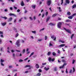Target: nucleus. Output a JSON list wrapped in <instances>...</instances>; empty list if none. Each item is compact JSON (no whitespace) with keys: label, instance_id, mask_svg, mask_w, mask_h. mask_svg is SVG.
Here are the masks:
<instances>
[{"label":"nucleus","instance_id":"obj_2","mask_svg":"<svg viewBox=\"0 0 76 76\" xmlns=\"http://www.w3.org/2000/svg\"><path fill=\"white\" fill-rule=\"evenodd\" d=\"M15 45H16L18 47H20V40L19 39L17 40Z\"/></svg>","mask_w":76,"mask_h":76},{"label":"nucleus","instance_id":"obj_32","mask_svg":"<svg viewBox=\"0 0 76 76\" xmlns=\"http://www.w3.org/2000/svg\"><path fill=\"white\" fill-rule=\"evenodd\" d=\"M4 61V60L2 59H1V63H3Z\"/></svg>","mask_w":76,"mask_h":76},{"label":"nucleus","instance_id":"obj_19","mask_svg":"<svg viewBox=\"0 0 76 76\" xmlns=\"http://www.w3.org/2000/svg\"><path fill=\"white\" fill-rule=\"evenodd\" d=\"M62 42V43H64V41L61 40H59V42Z\"/></svg>","mask_w":76,"mask_h":76},{"label":"nucleus","instance_id":"obj_38","mask_svg":"<svg viewBox=\"0 0 76 76\" xmlns=\"http://www.w3.org/2000/svg\"><path fill=\"white\" fill-rule=\"evenodd\" d=\"M72 69H70L69 72V73H72Z\"/></svg>","mask_w":76,"mask_h":76},{"label":"nucleus","instance_id":"obj_41","mask_svg":"<svg viewBox=\"0 0 76 76\" xmlns=\"http://www.w3.org/2000/svg\"><path fill=\"white\" fill-rule=\"evenodd\" d=\"M50 54H51V52H49L48 53V56H50Z\"/></svg>","mask_w":76,"mask_h":76},{"label":"nucleus","instance_id":"obj_1","mask_svg":"<svg viewBox=\"0 0 76 76\" xmlns=\"http://www.w3.org/2000/svg\"><path fill=\"white\" fill-rule=\"evenodd\" d=\"M62 23H63V24H64V22H59L58 23L57 27L58 28H59V29L61 28V25L62 24Z\"/></svg>","mask_w":76,"mask_h":76},{"label":"nucleus","instance_id":"obj_17","mask_svg":"<svg viewBox=\"0 0 76 76\" xmlns=\"http://www.w3.org/2000/svg\"><path fill=\"white\" fill-rule=\"evenodd\" d=\"M34 52H33L32 53H31L30 56H29V57H31V56H33V55H34Z\"/></svg>","mask_w":76,"mask_h":76},{"label":"nucleus","instance_id":"obj_11","mask_svg":"<svg viewBox=\"0 0 76 76\" xmlns=\"http://www.w3.org/2000/svg\"><path fill=\"white\" fill-rule=\"evenodd\" d=\"M66 45L65 44H62L61 45L58 46V47H64V46H65Z\"/></svg>","mask_w":76,"mask_h":76},{"label":"nucleus","instance_id":"obj_35","mask_svg":"<svg viewBox=\"0 0 76 76\" xmlns=\"http://www.w3.org/2000/svg\"><path fill=\"white\" fill-rule=\"evenodd\" d=\"M75 61H76V60H75L73 59L72 60V64H74Z\"/></svg>","mask_w":76,"mask_h":76},{"label":"nucleus","instance_id":"obj_28","mask_svg":"<svg viewBox=\"0 0 76 76\" xmlns=\"http://www.w3.org/2000/svg\"><path fill=\"white\" fill-rule=\"evenodd\" d=\"M2 18H3V19H4L5 20H6V19H7V18L4 17H2Z\"/></svg>","mask_w":76,"mask_h":76},{"label":"nucleus","instance_id":"obj_45","mask_svg":"<svg viewBox=\"0 0 76 76\" xmlns=\"http://www.w3.org/2000/svg\"><path fill=\"white\" fill-rule=\"evenodd\" d=\"M23 61V60L22 59H20L19 60V62H22Z\"/></svg>","mask_w":76,"mask_h":76},{"label":"nucleus","instance_id":"obj_22","mask_svg":"<svg viewBox=\"0 0 76 76\" xmlns=\"http://www.w3.org/2000/svg\"><path fill=\"white\" fill-rule=\"evenodd\" d=\"M31 7L33 9H34L35 8V5H32Z\"/></svg>","mask_w":76,"mask_h":76},{"label":"nucleus","instance_id":"obj_14","mask_svg":"<svg viewBox=\"0 0 76 76\" xmlns=\"http://www.w3.org/2000/svg\"><path fill=\"white\" fill-rule=\"evenodd\" d=\"M57 15V13H55V14H53V15L52 16V17L53 18H54V17H55V16H56Z\"/></svg>","mask_w":76,"mask_h":76},{"label":"nucleus","instance_id":"obj_16","mask_svg":"<svg viewBox=\"0 0 76 76\" xmlns=\"http://www.w3.org/2000/svg\"><path fill=\"white\" fill-rule=\"evenodd\" d=\"M25 67H30V68H33L32 66L31 67L30 65H26L25 66Z\"/></svg>","mask_w":76,"mask_h":76},{"label":"nucleus","instance_id":"obj_58","mask_svg":"<svg viewBox=\"0 0 76 76\" xmlns=\"http://www.w3.org/2000/svg\"><path fill=\"white\" fill-rule=\"evenodd\" d=\"M55 71H57V67H55L54 69Z\"/></svg>","mask_w":76,"mask_h":76},{"label":"nucleus","instance_id":"obj_63","mask_svg":"<svg viewBox=\"0 0 76 76\" xmlns=\"http://www.w3.org/2000/svg\"><path fill=\"white\" fill-rule=\"evenodd\" d=\"M7 52H8L9 53H10V50H8Z\"/></svg>","mask_w":76,"mask_h":76},{"label":"nucleus","instance_id":"obj_31","mask_svg":"<svg viewBox=\"0 0 76 76\" xmlns=\"http://www.w3.org/2000/svg\"><path fill=\"white\" fill-rule=\"evenodd\" d=\"M19 36V34L17 33L15 36V38H17Z\"/></svg>","mask_w":76,"mask_h":76},{"label":"nucleus","instance_id":"obj_54","mask_svg":"<svg viewBox=\"0 0 76 76\" xmlns=\"http://www.w3.org/2000/svg\"><path fill=\"white\" fill-rule=\"evenodd\" d=\"M29 18L31 20H33V19H32V17H30Z\"/></svg>","mask_w":76,"mask_h":76},{"label":"nucleus","instance_id":"obj_43","mask_svg":"<svg viewBox=\"0 0 76 76\" xmlns=\"http://www.w3.org/2000/svg\"><path fill=\"white\" fill-rule=\"evenodd\" d=\"M32 32L33 34H35L36 33V31H32Z\"/></svg>","mask_w":76,"mask_h":76},{"label":"nucleus","instance_id":"obj_13","mask_svg":"<svg viewBox=\"0 0 76 76\" xmlns=\"http://www.w3.org/2000/svg\"><path fill=\"white\" fill-rule=\"evenodd\" d=\"M57 8L58 9V10L59 12H61V7H57Z\"/></svg>","mask_w":76,"mask_h":76},{"label":"nucleus","instance_id":"obj_29","mask_svg":"<svg viewBox=\"0 0 76 76\" xmlns=\"http://www.w3.org/2000/svg\"><path fill=\"white\" fill-rule=\"evenodd\" d=\"M76 7V5L74 4L72 6L73 9H74V8H75Z\"/></svg>","mask_w":76,"mask_h":76},{"label":"nucleus","instance_id":"obj_52","mask_svg":"<svg viewBox=\"0 0 76 76\" xmlns=\"http://www.w3.org/2000/svg\"><path fill=\"white\" fill-rule=\"evenodd\" d=\"M54 60H55L54 58H53L51 59V61H54Z\"/></svg>","mask_w":76,"mask_h":76},{"label":"nucleus","instance_id":"obj_23","mask_svg":"<svg viewBox=\"0 0 76 76\" xmlns=\"http://www.w3.org/2000/svg\"><path fill=\"white\" fill-rule=\"evenodd\" d=\"M11 53H14L15 52V50L12 49L11 50Z\"/></svg>","mask_w":76,"mask_h":76},{"label":"nucleus","instance_id":"obj_62","mask_svg":"<svg viewBox=\"0 0 76 76\" xmlns=\"http://www.w3.org/2000/svg\"><path fill=\"white\" fill-rule=\"evenodd\" d=\"M31 37L32 38V39H34V37H33V36H31Z\"/></svg>","mask_w":76,"mask_h":76},{"label":"nucleus","instance_id":"obj_27","mask_svg":"<svg viewBox=\"0 0 76 76\" xmlns=\"http://www.w3.org/2000/svg\"><path fill=\"white\" fill-rule=\"evenodd\" d=\"M41 74L40 73H38L37 74V76H41Z\"/></svg>","mask_w":76,"mask_h":76},{"label":"nucleus","instance_id":"obj_25","mask_svg":"<svg viewBox=\"0 0 76 76\" xmlns=\"http://www.w3.org/2000/svg\"><path fill=\"white\" fill-rule=\"evenodd\" d=\"M66 22H71V21L69 20H66Z\"/></svg>","mask_w":76,"mask_h":76},{"label":"nucleus","instance_id":"obj_18","mask_svg":"<svg viewBox=\"0 0 76 76\" xmlns=\"http://www.w3.org/2000/svg\"><path fill=\"white\" fill-rule=\"evenodd\" d=\"M25 5V4H24V3H23V1H22L21 2V6H23Z\"/></svg>","mask_w":76,"mask_h":76},{"label":"nucleus","instance_id":"obj_24","mask_svg":"<svg viewBox=\"0 0 76 76\" xmlns=\"http://www.w3.org/2000/svg\"><path fill=\"white\" fill-rule=\"evenodd\" d=\"M49 20H50V17H48L46 20V22H48Z\"/></svg>","mask_w":76,"mask_h":76},{"label":"nucleus","instance_id":"obj_37","mask_svg":"<svg viewBox=\"0 0 76 76\" xmlns=\"http://www.w3.org/2000/svg\"><path fill=\"white\" fill-rule=\"evenodd\" d=\"M1 65L2 66H4V65L3 64V62H1Z\"/></svg>","mask_w":76,"mask_h":76},{"label":"nucleus","instance_id":"obj_55","mask_svg":"<svg viewBox=\"0 0 76 76\" xmlns=\"http://www.w3.org/2000/svg\"><path fill=\"white\" fill-rule=\"evenodd\" d=\"M34 20H35V19H36V17L35 16L34 17Z\"/></svg>","mask_w":76,"mask_h":76},{"label":"nucleus","instance_id":"obj_9","mask_svg":"<svg viewBox=\"0 0 76 76\" xmlns=\"http://www.w3.org/2000/svg\"><path fill=\"white\" fill-rule=\"evenodd\" d=\"M13 19V18L11 17L8 19L7 20L8 22H10Z\"/></svg>","mask_w":76,"mask_h":76},{"label":"nucleus","instance_id":"obj_49","mask_svg":"<svg viewBox=\"0 0 76 76\" xmlns=\"http://www.w3.org/2000/svg\"><path fill=\"white\" fill-rule=\"evenodd\" d=\"M48 12H46L45 14L46 16H47V15H48Z\"/></svg>","mask_w":76,"mask_h":76},{"label":"nucleus","instance_id":"obj_6","mask_svg":"<svg viewBox=\"0 0 76 76\" xmlns=\"http://www.w3.org/2000/svg\"><path fill=\"white\" fill-rule=\"evenodd\" d=\"M44 69L45 70H46V71H48V70H49L50 68L49 67H44Z\"/></svg>","mask_w":76,"mask_h":76},{"label":"nucleus","instance_id":"obj_39","mask_svg":"<svg viewBox=\"0 0 76 76\" xmlns=\"http://www.w3.org/2000/svg\"><path fill=\"white\" fill-rule=\"evenodd\" d=\"M2 44V40L1 39H0V44Z\"/></svg>","mask_w":76,"mask_h":76},{"label":"nucleus","instance_id":"obj_59","mask_svg":"<svg viewBox=\"0 0 76 76\" xmlns=\"http://www.w3.org/2000/svg\"><path fill=\"white\" fill-rule=\"evenodd\" d=\"M63 3V0H61V4H62Z\"/></svg>","mask_w":76,"mask_h":76},{"label":"nucleus","instance_id":"obj_21","mask_svg":"<svg viewBox=\"0 0 76 76\" xmlns=\"http://www.w3.org/2000/svg\"><path fill=\"white\" fill-rule=\"evenodd\" d=\"M49 25H50V26H54L55 24H53V23H50V24H49Z\"/></svg>","mask_w":76,"mask_h":76},{"label":"nucleus","instance_id":"obj_46","mask_svg":"<svg viewBox=\"0 0 76 76\" xmlns=\"http://www.w3.org/2000/svg\"><path fill=\"white\" fill-rule=\"evenodd\" d=\"M73 73H74V72H75V68H73Z\"/></svg>","mask_w":76,"mask_h":76},{"label":"nucleus","instance_id":"obj_64","mask_svg":"<svg viewBox=\"0 0 76 76\" xmlns=\"http://www.w3.org/2000/svg\"><path fill=\"white\" fill-rule=\"evenodd\" d=\"M5 12H7V9H5L4 10Z\"/></svg>","mask_w":76,"mask_h":76},{"label":"nucleus","instance_id":"obj_44","mask_svg":"<svg viewBox=\"0 0 76 76\" xmlns=\"http://www.w3.org/2000/svg\"><path fill=\"white\" fill-rule=\"evenodd\" d=\"M9 67L10 68H12L13 66L12 65H10V66H9Z\"/></svg>","mask_w":76,"mask_h":76},{"label":"nucleus","instance_id":"obj_10","mask_svg":"<svg viewBox=\"0 0 76 76\" xmlns=\"http://www.w3.org/2000/svg\"><path fill=\"white\" fill-rule=\"evenodd\" d=\"M66 65V63L64 64L62 66L59 67V68L61 69L62 68H63V67H64V66H65Z\"/></svg>","mask_w":76,"mask_h":76},{"label":"nucleus","instance_id":"obj_5","mask_svg":"<svg viewBox=\"0 0 76 76\" xmlns=\"http://www.w3.org/2000/svg\"><path fill=\"white\" fill-rule=\"evenodd\" d=\"M51 38L52 39H54L53 40H54V41H56V37H55L54 35L51 36Z\"/></svg>","mask_w":76,"mask_h":76},{"label":"nucleus","instance_id":"obj_3","mask_svg":"<svg viewBox=\"0 0 76 76\" xmlns=\"http://www.w3.org/2000/svg\"><path fill=\"white\" fill-rule=\"evenodd\" d=\"M65 2L66 3H65L64 4L65 6H66L67 4H69V3H70V1L69 0H66Z\"/></svg>","mask_w":76,"mask_h":76},{"label":"nucleus","instance_id":"obj_42","mask_svg":"<svg viewBox=\"0 0 76 76\" xmlns=\"http://www.w3.org/2000/svg\"><path fill=\"white\" fill-rule=\"evenodd\" d=\"M45 40H47V36H45Z\"/></svg>","mask_w":76,"mask_h":76},{"label":"nucleus","instance_id":"obj_40","mask_svg":"<svg viewBox=\"0 0 76 76\" xmlns=\"http://www.w3.org/2000/svg\"><path fill=\"white\" fill-rule=\"evenodd\" d=\"M3 34V32L2 31H0V35L2 34Z\"/></svg>","mask_w":76,"mask_h":76},{"label":"nucleus","instance_id":"obj_34","mask_svg":"<svg viewBox=\"0 0 76 76\" xmlns=\"http://www.w3.org/2000/svg\"><path fill=\"white\" fill-rule=\"evenodd\" d=\"M25 49H24L23 50L22 53H23L24 54V53H25Z\"/></svg>","mask_w":76,"mask_h":76},{"label":"nucleus","instance_id":"obj_36","mask_svg":"<svg viewBox=\"0 0 76 76\" xmlns=\"http://www.w3.org/2000/svg\"><path fill=\"white\" fill-rule=\"evenodd\" d=\"M42 65L44 66V65H46L47 64V63H42Z\"/></svg>","mask_w":76,"mask_h":76},{"label":"nucleus","instance_id":"obj_47","mask_svg":"<svg viewBox=\"0 0 76 76\" xmlns=\"http://www.w3.org/2000/svg\"><path fill=\"white\" fill-rule=\"evenodd\" d=\"M74 36V34H72V36L71 37V38L72 39V38Z\"/></svg>","mask_w":76,"mask_h":76},{"label":"nucleus","instance_id":"obj_4","mask_svg":"<svg viewBox=\"0 0 76 76\" xmlns=\"http://www.w3.org/2000/svg\"><path fill=\"white\" fill-rule=\"evenodd\" d=\"M51 3V0H48L47 1V4L48 6H50Z\"/></svg>","mask_w":76,"mask_h":76},{"label":"nucleus","instance_id":"obj_61","mask_svg":"<svg viewBox=\"0 0 76 76\" xmlns=\"http://www.w3.org/2000/svg\"><path fill=\"white\" fill-rule=\"evenodd\" d=\"M20 10L19 9H18L17 10V12H20Z\"/></svg>","mask_w":76,"mask_h":76},{"label":"nucleus","instance_id":"obj_26","mask_svg":"<svg viewBox=\"0 0 76 76\" xmlns=\"http://www.w3.org/2000/svg\"><path fill=\"white\" fill-rule=\"evenodd\" d=\"M52 55L54 56H56V53L55 52H53L52 53Z\"/></svg>","mask_w":76,"mask_h":76},{"label":"nucleus","instance_id":"obj_48","mask_svg":"<svg viewBox=\"0 0 76 76\" xmlns=\"http://www.w3.org/2000/svg\"><path fill=\"white\" fill-rule=\"evenodd\" d=\"M22 18H21L18 21V22H19L20 23V22L22 21Z\"/></svg>","mask_w":76,"mask_h":76},{"label":"nucleus","instance_id":"obj_53","mask_svg":"<svg viewBox=\"0 0 76 76\" xmlns=\"http://www.w3.org/2000/svg\"><path fill=\"white\" fill-rule=\"evenodd\" d=\"M28 59V58H26L25 59H24V61H26V60H27Z\"/></svg>","mask_w":76,"mask_h":76},{"label":"nucleus","instance_id":"obj_57","mask_svg":"<svg viewBox=\"0 0 76 76\" xmlns=\"http://www.w3.org/2000/svg\"><path fill=\"white\" fill-rule=\"evenodd\" d=\"M38 41L41 42V41H42V39H38Z\"/></svg>","mask_w":76,"mask_h":76},{"label":"nucleus","instance_id":"obj_15","mask_svg":"<svg viewBox=\"0 0 76 76\" xmlns=\"http://www.w3.org/2000/svg\"><path fill=\"white\" fill-rule=\"evenodd\" d=\"M1 25L2 26H5L6 25V23H1Z\"/></svg>","mask_w":76,"mask_h":76},{"label":"nucleus","instance_id":"obj_51","mask_svg":"<svg viewBox=\"0 0 76 76\" xmlns=\"http://www.w3.org/2000/svg\"><path fill=\"white\" fill-rule=\"evenodd\" d=\"M51 46H53V44L50 43L49 44V47H51Z\"/></svg>","mask_w":76,"mask_h":76},{"label":"nucleus","instance_id":"obj_60","mask_svg":"<svg viewBox=\"0 0 76 76\" xmlns=\"http://www.w3.org/2000/svg\"><path fill=\"white\" fill-rule=\"evenodd\" d=\"M39 72H42V70H41V69H39Z\"/></svg>","mask_w":76,"mask_h":76},{"label":"nucleus","instance_id":"obj_30","mask_svg":"<svg viewBox=\"0 0 76 76\" xmlns=\"http://www.w3.org/2000/svg\"><path fill=\"white\" fill-rule=\"evenodd\" d=\"M68 18L69 19H72L73 18V17L72 16H70L68 17Z\"/></svg>","mask_w":76,"mask_h":76},{"label":"nucleus","instance_id":"obj_20","mask_svg":"<svg viewBox=\"0 0 76 76\" xmlns=\"http://www.w3.org/2000/svg\"><path fill=\"white\" fill-rule=\"evenodd\" d=\"M67 15L70 16V15H71V13L70 12H68L67 13Z\"/></svg>","mask_w":76,"mask_h":76},{"label":"nucleus","instance_id":"obj_8","mask_svg":"<svg viewBox=\"0 0 76 76\" xmlns=\"http://www.w3.org/2000/svg\"><path fill=\"white\" fill-rule=\"evenodd\" d=\"M9 15L10 16H14L15 17H16V15L14 14H12V13H10L9 14Z\"/></svg>","mask_w":76,"mask_h":76},{"label":"nucleus","instance_id":"obj_12","mask_svg":"<svg viewBox=\"0 0 76 76\" xmlns=\"http://www.w3.org/2000/svg\"><path fill=\"white\" fill-rule=\"evenodd\" d=\"M36 67L37 69H38V68H39V65L38 64H36Z\"/></svg>","mask_w":76,"mask_h":76},{"label":"nucleus","instance_id":"obj_50","mask_svg":"<svg viewBox=\"0 0 76 76\" xmlns=\"http://www.w3.org/2000/svg\"><path fill=\"white\" fill-rule=\"evenodd\" d=\"M13 72H18V70L16 69H14L13 70Z\"/></svg>","mask_w":76,"mask_h":76},{"label":"nucleus","instance_id":"obj_56","mask_svg":"<svg viewBox=\"0 0 76 76\" xmlns=\"http://www.w3.org/2000/svg\"><path fill=\"white\" fill-rule=\"evenodd\" d=\"M14 9H15V10H17V7H15V6H14Z\"/></svg>","mask_w":76,"mask_h":76},{"label":"nucleus","instance_id":"obj_33","mask_svg":"<svg viewBox=\"0 0 76 76\" xmlns=\"http://www.w3.org/2000/svg\"><path fill=\"white\" fill-rule=\"evenodd\" d=\"M48 60L49 61H51V58L50 57L49 58Z\"/></svg>","mask_w":76,"mask_h":76},{"label":"nucleus","instance_id":"obj_7","mask_svg":"<svg viewBox=\"0 0 76 76\" xmlns=\"http://www.w3.org/2000/svg\"><path fill=\"white\" fill-rule=\"evenodd\" d=\"M65 30L68 33H69V34H71V31H70V30H69V29H65Z\"/></svg>","mask_w":76,"mask_h":76}]
</instances>
